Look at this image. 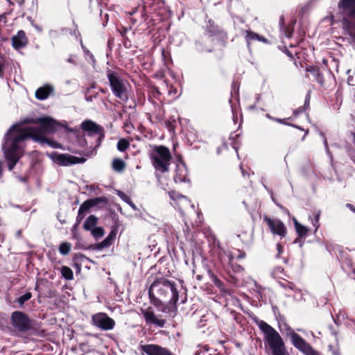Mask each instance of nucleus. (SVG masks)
Wrapping results in <instances>:
<instances>
[{
  "instance_id": "obj_34",
  "label": "nucleus",
  "mask_w": 355,
  "mask_h": 355,
  "mask_svg": "<svg viewBox=\"0 0 355 355\" xmlns=\"http://www.w3.org/2000/svg\"><path fill=\"white\" fill-rule=\"evenodd\" d=\"M149 297L150 300V303L156 306L157 309H160V307L163 305L164 300L162 298L158 297L155 293L149 294Z\"/></svg>"
},
{
  "instance_id": "obj_19",
  "label": "nucleus",
  "mask_w": 355,
  "mask_h": 355,
  "mask_svg": "<svg viewBox=\"0 0 355 355\" xmlns=\"http://www.w3.org/2000/svg\"><path fill=\"white\" fill-rule=\"evenodd\" d=\"M242 33L245 34V40L246 42L247 46L248 47V49L250 48V46L254 41H259V42H261L265 44L268 43V39H266L263 36H261V35L253 32L250 29L245 30V31L243 30Z\"/></svg>"
},
{
  "instance_id": "obj_23",
  "label": "nucleus",
  "mask_w": 355,
  "mask_h": 355,
  "mask_svg": "<svg viewBox=\"0 0 355 355\" xmlns=\"http://www.w3.org/2000/svg\"><path fill=\"white\" fill-rule=\"evenodd\" d=\"M187 174L188 172L185 163H182V164H177L175 171L174 181L176 183L186 182Z\"/></svg>"
},
{
  "instance_id": "obj_47",
  "label": "nucleus",
  "mask_w": 355,
  "mask_h": 355,
  "mask_svg": "<svg viewBox=\"0 0 355 355\" xmlns=\"http://www.w3.org/2000/svg\"><path fill=\"white\" fill-rule=\"evenodd\" d=\"M293 26H292L291 27L290 26H288L286 28V30H285V35L290 38L292 37V35H293Z\"/></svg>"
},
{
  "instance_id": "obj_11",
  "label": "nucleus",
  "mask_w": 355,
  "mask_h": 355,
  "mask_svg": "<svg viewBox=\"0 0 355 355\" xmlns=\"http://www.w3.org/2000/svg\"><path fill=\"white\" fill-rule=\"evenodd\" d=\"M108 204V199L105 196L96 197L85 200L80 207L78 215L83 216L90 209H101L105 208Z\"/></svg>"
},
{
  "instance_id": "obj_64",
  "label": "nucleus",
  "mask_w": 355,
  "mask_h": 355,
  "mask_svg": "<svg viewBox=\"0 0 355 355\" xmlns=\"http://www.w3.org/2000/svg\"><path fill=\"white\" fill-rule=\"evenodd\" d=\"M76 266L78 268V270H80V266L76 263Z\"/></svg>"
},
{
  "instance_id": "obj_3",
  "label": "nucleus",
  "mask_w": 355,
  "mask_h": 355,
  "mask_svg": "<svg viewBox=\"0 0 355 355\" xmlns=\"http://www.w3.org/2000/svg\"><path fill=\"white\" fill-rule=\"evenodd\" d=\"M254 321L263 334L264 349L267 355H291L284 339L275 329L258 318Z\"/></svg>"
},
{
  "instance_id": "obj_20",
  "label": "nucleus",
  "mask_w": 355,
  "mask_h": 355,
  "mask_svg": "<svg viewBox=\"0 0 355 355\" xmlns=\"http://www.w3.org/2000/svg\"><path fill=\"white\" fill-rule=\"evenodd\" d=\"M116 238L115 230H112L108 236L101 243H98L90 245L89 248L92 250H101L104 248L110 247L113 243Z\"/></svg>"
},
{
  "instance_id": "obj_6",
  "label": "nucleus",
  "mask_w": 355,
  "mask_h": 355,
  "mask_svg": "<svg viewBox=\"0 0 355 355\" xmlns=\"http://www.w3.org/2000/svg\"><path fill=\"white\" fill-rule=\"evenodd\" d=\"M107 78L109 81L110 89L115 97L123 103H127L130 96L129 83L122 78L116 71L107 69L106 71Z\"/></svg>"
},
{
  "instance_id": "obj_45",
  "label": "nucleus",
  "mask_w": 355,
  "mask_h": 355,
  "mask_svg": "<svg viewBox=\"0 0 355 355\" xmlns=\"http://www.w3.org/2000/svg\"><path fill=\"white\" fill-rule=\"evenodd\" d=\"M291 118H288V119H290ZM272 120L279 123H282V124H284V125H290V126H293V127H295L297 129H300V130H303L302 128H300L299 126L296 125H293V124H291V123H287L286 122V120L287 119H277V118H272Z\"/></svg>"
},
{
  "instance_id": "obj_17",
  "label": "nucleus",
  "mask_w": 355,
  "mask_h": 355,
  "mask_svg": "<svg viewBox=\"0 0 355 355\" xmlns=\"http://www.w3.org/2000/svg\"><path fill=\"white\" fill-rule=\"evenodd\" d=\"M165 110L164 103L154 105V110L148 119L153 123H161L164 121Z\"/></svg>"
},
{
  "instance_id": "obj_60",
  "label": "nucleus",
  "mask_w": 355,
  "mask_h": 355,
  "mask_svg": "<svg viewBox=\"0 0 355 355\" xmlns=\"http://www.w3.org/2000/svg\"><path fill=\"white\" fill-rule=\"evenodd\" d=\"M68 62L75 63V61L72 59V58H71V57H70L69 58H68Z\"/></svg>"
},
{
  "instance_id": "obj_38",
  "label": "nucleus",
  "mask_w": 355,
  "mask_h": 355,
  "mask_svg": "<svg viewBox=\"0 0 355 355\" xmlns=\"http://www.w3.org/2000/svg\"><path fill=\"white\" fill-rule=\"evenodd\" d=\"M320 211H317L313 213V216L311 218V223L313 226L315 227V232L318 230L320 227Z\"/></svg>"
},
{
  "instance_id": "obj_5",
  "label": "nucleus",
  "mask_w": 355,
  "mask_h": 355,
  "mask_svg": "<svg viewBox=\"0 0 355 355\" xmlns=\"http://www.w3.org/2000/svg\"><path fill=\"white\" fill-rule=\"evenodd\" d=\"M338 8L342 15L343 29L355 40V0H339Z\"/></svg>"
},
{
  "instance_id": "obj_63",
  "label": "nucleus",
  "mask_w": 355,
  "mask_h": 355,
  "mask_svg": "<svg viewBox=\"0 0 355 355\" xmlns=\"http://www.w3.org/2000/svg\"><path fill=\"white\" fill-rule=\"evenodd\" d=\"M70 248H71V245H70V244L68 243V248H67L68 252H69V250H70Z\"/></svg>"
},
{
  "instance_id": "obj_37",
  "label": "nucleus",
  "mask_w": 355,
  "mask_h": 355,
  "mask_svg": "<svg viewBox=\"0 0 355 355\" xmlns=\"http://www.w3.org/2000/svg\"><path fill=\"white\" fill-rule=\"evenodd\" d=\"M213 284L220 289H223L224 283L211 271L209 272Z\"/></svg>"
},
{
  "instance_id": "obj_33",
  "label": "nucleus",
  "mask_w": 355,
  "mask_h": 355,
  "mask_svg": "<svg viewBox=\"0 0 355 355\" xmlns=\"http://www.w3.org/2000/svg\"><path fill=\"white\" fill-rule=\"evenodd\" d=\"M89 232L96 241H98L105 234L104 229L102 227H96Z\"/></svg>"
},
{
  "instance_id": "obj_61",
  "label": "nucleus",
  "mask_w": 355,
  "mask_h": 355,
  "mask_svg": "<svg viewBox=\"0 0 355 355\" xmlns=\"http://www.w3.org/2000/svg\"><path fill=\"white\" fill-rule=\"evenodd\" d=\"M60 216H58V220L60 221V223H63L64 222V220H62V218H59Z\"/></svg>"
},
{
  "instance_id": "obj_15",
  "label": "nucleus",
  "mask_w": 355,
  "mask_h": 355,
  "mask_svg": "<svg viewBox=\"0 0 355 355\" xmlns=\"http://www.w3.org/2000/svg\"><path fill=\"white\" fill-rule=\"evenodd\" d=\"M205 32L209 37H218L223 42H226L228 39L227 32L216 24L212 19L208 20L206 24Z\"/></svg>"
},
{
  "instance_id": "obj_30",
  "label": "nucleus",
  "mask_w": 355,
  "mask_h": 355,
  "mask_svg": "<svg viewBox=\"0 0 355 355\" xmlns=\"http://www.w3.org/2000/svg\"><path fill=\"white\" fill-rule=\"evenodd\" d=\"M51 159L62 166H67V155L66 154H59L56 152L51 153L49 155Z\"/></svg>"
},
{
  "instance_id": "obj_41",
  "label": "nucleus",
  "mask_w": 355,
  "mask_h": 355,
  "mask_svg": "<svg viewBox=\"0 0 355 355\" xmlns=\"http://www.w3.org/2000/svg\"><path fill=\"white\" fill-rule=\"evenodd\" d=\"M98 92L90 91V88H87L85 92V98L87 102H92L94 98L98 96Z\"/></svg>"
},
{
  "instance_id": "obj_7",
  "label": "nucleus",
  "mask_w": 355,
  "mask_h": 355,
  "mask_svg": "<svg viewBox=\"0 0 355 355\" xmlns=\"http://www.w3.org/2000/svg\"><path fill=\"white\" fill-rule=\"evenodd\" d=\"M150 159L156 173L164 174L169 171L172 155L166 146H155L150 154Z\"/></svg>"
},
{
  "instance_id": "obj_39",
  "label": "nucleus",
  "mask_w": 355,
  "mask_h": 355,
  "mask_svg": "<svg viewBox=\"0 0 355 355\" xmlns=\"http://www.w3.org/2000/svg\"><path fill=\"white\" fill-rule=\"evenodd\" d=\"M6 58L0 52V78H3L5 75V68L6 66Z\"/></svg>"
},
{
  "instance_id": "obj_36",
  "label": "nucleus",
  "mask_w": 355,
  "mask_h": 355,
  "mask_svg": "<svg viewBox=\"0 0 355 355\" xmlns=\"http://www.w3.org/2000/svg\"><path fill=\"white\" fill-rule=\"evenodd\" d=\"M309 101H310V97L309 96H306V98H305V102H304V105L303 106H300V107H298L297 109H295L294 111H293V115L296 117L297 116L300 114L306 111V108L309 107Z\"/></svg>"
},
{
  "instance_id": "obj_56",
  "label": "nucleus",
  "mask_w": 355,
  "mask_h": 355,
  "mask_svg": "<svg viewBox=\"0 0 355 355\" xmlns=\"http://www.w3.org/2000/svg\"><path fill=\"white\" fill-rule=\"evenodd\" d=\"M277 248L279 253V254L282 253V252L283 251V246L280 243H278L277 245Z\"/></svg>"
},
{
  "instance_id": "obj_18",
  "label": "nucleus",
  "mask_w": 355,
  "mask_h": 355,
  "mask_svg": "<svg viewBox=\"0 0 355 355\" xmlns=\"http://www.w3.org/2000/svg\"><path fill=\"white\" fill-rule=\"evenodd\" d=\"M11 40L12 47L16 50L25 47L28 43V39L22 30L19 31L17 35L12 37Z\"/></svg>"
},
{
  "instance_id": "obj_12",
  "label": "nucleus",
  "mask_w": 355,
  "mask_h": 355,
  "mask_svg": "<svg viewBox=\"0 0 355 355\" xmlns=\"http://www.w3.org/2000/svg\"><path fill=\"white\" fill-rule=\"evenodd\" d=\"M142 355H175L168 348L157 344H139L138 347Z\"/></svg>"
},
{
  "instance_id": "obj_24",
  "label": "nucleus",
  "mask_w": 355,
  "mask_h": 355,
  "mask_svg": "<svg viewBox=\"0 0 355 355\" xmlns=\"http://www.w3.org/2000/svg\"><path fill=\"white\" fill-rule=\"evenodd\" d=\"M53 91V88L50 85H45L38 88L35 92V97L39 100H44L47 98Z\"/></svg>"
},
{
  "instance_id": "obj_27",
  "label": "nucleus",
  "mask_w": 355,
  "mask_h": 355,
  "mask_svg": "<svg viewBox=\"0 0 355 355\" xmlns=\"http://www.w3.org/2000/svg\"><path fill=\"white\" fill-rule=\"evenodd\" d=\"M294 225L298 237L305 238L309 232L307 227L300 224L297 220H294Z\"/></svg>"
},
{
  "instance_id": "obj_8",
  "label": "nucleus",
  "mask_w": 355,
  "mask_h": 355,
  "mask_svg": "<svg viewBox=\"0 0 355 355\" xmlns=\"http://www.w3.org/2000/svg\"><path fill=\"white\" fill-rule=\"evenodd\" d=\"M157 9V3L155 1L148 0L143 2V6L137 7L133 10L131 15H136L137 12L140 14V22L146 23L149 27L155 24V16Z\"/></svg>"
},
{
  "instance_id": "obj_53",
  "label": "nucleus",
  "mask_w": 355,
  "mask_h": 355,
  "mask_svg": "<svg viewBox=\"0 0 355 355\" xmlns=\"http://www.w3.org/2000/svg\"><path fill=\"white\" fill-rule=\"evenodd\" d=\"M176 157H177V160L178 162L177 164H182V163H184L182 155H178Z\"/></svg>"
},
{
  "instance_id": "obj_57",
  "label": "nucleus",
  "mask_w": 355,
  "mask_h": 355,
  "mask_svg": "<svg viewBox=\"0 0 355 355\" xmlns=\"http://www.w3.org/2000/svg\"><path fill=\"white\" fill-rule=\"evenodd\" d=\"M120 31V33L121 35L123 37L125 35V34L126 33V32L128 31V29L126 28H123L121 31Z\"/></svg>"
},
{
  "instance_id": "obj_14",
  "label": "nucleus",
  "mask_w": 355,
  "mask_h": 355,
  "mask_svg": "<svg viewBox=\"0 0 355 355\" xmlns=\"http://www.w3.org/2000/svg\"><path fill=\"white\" fill-rule=\"evenodd\" d=\"M263 220L266 223L270 232L274 234L284 237L287 230L284 224L279 219H272L267 215L263 216Z\"/></svg>"
},
{
  "instance_id": "obj_49",
  "label": "nucleus",
  "mask_w": 355,
  "mask_h": 355,
  "mask_svg": "<svg viewBox=\"0 0 355 355\" xmlns=\"http://www.w3.org/2000/svg\"><path fill=\"white\" fill-rule=\"evenodd\" d=\"M230 265L232 266L233 270L236 272H240L244 270V268L239 265L236 264L235 266H234L232 263Z\"/></svg>"
},
{
  "instance_id": "obj_44",
  "label": "nucleus",
  "mask_w": 355,
  "mask_h": 355,
  "mask_svg": "<svg viewBox=\"0 0 355 355\" xmlns=\"http://www.w3.org/2000/svg\"><path fill=\"white\" fill-rule=\"evenodd\" d=\"M31 293L27 292L24 295L20 296L17 299V302L20 304V306H22L26 301L29 300L31 298Z\"/></svg>"
},
{
  "instance_id": "obj_10",
  "label": "nucleus",
  "mask_w": 355,
  "mask_h": 355,
  "mask_svg": "<svg viewBox=\"0 0 355 355\" xmlns=\"http://www.w3.org/2000/svg\"><path fill=\"white\" fill-rule=\"evenodd\" d=\"M289 336L293 345L304 355H321L315 350L300 335L290 329Z\"/></svg>"
},
{
  "instance_id": "obj_46",
  "label": "nucleus",
  "mask_w": 355,
  "mask_h": 355,
  "mask_svg": "<svg viewBox=\"0 0 355 355\" xmlns=\"http://www.w3.org/2000/svg\"><path fill=\"white\" fill-rule=\"evenodd\" d=\"M169 196H170L171 198L174 200L184 198V196L182 195L179 194L173 191L169 192Z\"/></svg>"
},
{
  "instance_id": "obj_25",
  "label": "nucleus",
  "mask_w": 355,
  "mask_h": 355,
  "mask_svg": "<svg viewBox=\"0 0 355 355\" xmlns=\"http://www.w3.org/2000/svg\"><path fill=\"white\" fill-rule=\"evenodd\" d=\"M31 139L36 142H39L41 144H47L48 146L52 148H60V144L51 139L47 138L46 135L41 137L37 136V137H33Z\"/></svg>"
},
{
  "instance_id": "obj_21",
  "label": "nucleus",
  "mask_w": 355,
  "mask_h": 355,
  "mask_svg": "<svg viewBox=\"0 0 355 355\" xmlns=\"http://www.w3.org/2000/svg\"><path fill=\"white\" fill-rule=\"evenodd\" d=\"M116 238L115 230H112L108 236L101 243H98L90 245L89 248L92 250H101L104 248L110 247L113 243Z\"/></svg>"
},
{
  "instance_id": "obj_2",
  "label": "nucleus",
  "mask_w": 355,
  "mask_h": 355,
  "mask_svg": "<svg viewBox=\"0 0 355 355\" xmlns=\"http://www.w3.org/2000/svg\"><path fill=\"white\" fill-rule=\"evenodd\" d=\"M85 132L87 135H99L104 137L103 127L91 120H85L81 123L80 128H71L68 126V150L80 155L85 154L87 146V141L85 138Z\"/></svg>"
},
{
  "instance_id": "obj_16",
  "label": "nucleus",
  "mask_w": 355,
  "mask_h": 355,
  "mask_svg": "<svg viewBox=\"0 0 355 355\" xmlns=\"http://www.w3.org/2000/svg\"><path fill=\"white\" fill-rule=\"evenodd\" d=\"M142 314L147 324H154L159 327H164L165 326L166 320L158 318L155 315L152 307H148L145 311H143Z\"/></svg>"
},
{
  "instance_id": "obj_28",
  "label": "nucleus",
  "mask_w": 355,
  "mask_h": 355,
  "mask_svg": "<svg viewBox=\"0 0 355 355\" xmlns=\"http://www.w3.org/2000/svg\"><path fill=\"white\" fill-rule=\"evenodd\" d=\"M98 218L94 215H90L87 217L83 224V228L87 231H90L93 228L97 227Z\"/></svg>"
},
{
  "instance_id": "obj_50",
  "label": "nucleus",
  "mask_w": 355,
  "mask_h": 355,
  "mask_svg": "<svg viewBox=\"0 0 355 355\" xmlns=\"http://www.w3.org/2000/svg\"><path fill=\"white\" fill-rule=\"evenodd\" d=\"M60 271H61V274H62V276L67 279V266H63L61 269H60Z\"/></svg>"
},
{
  "instance_id": "obj_54",
  "label": "nucleus",
  "mask_w": 355,
  "mask_h": 355,
  "mask_svg": "<svg viewBox=\"0 0 355 355\" xmlns=\"http://www.w3.org/2000/svg\"><path fill=\"white\" fill-rule=\"evenodd\" d=\"M73 35H75L77 40H80V42H82L81 38H80V34L79 32L76 33V31H73Z\"/></svg>"
},
{
  "instance_id": "obj_31",
  "label": "nucleus",
  "mask_w": 355,
  "mask_h": 355,
  "mask_svg": "<svg viewBox=\"0 0 355 355\" xmlns=\"http://www.w3.org/2000/svg\"><path fill=\"white\" fill-rule=\"evenodd\" d=\"M112 167L114 171L121 173L125 168V163L119 158H114L112 163Z\"/></svg>"
},
{
  "instance_id": "obj_51",
  "label": "nucleus",
  "mask_w": 355,
  "mask_h": 355,
  "mask_svg": "<svg viewBox=\"0 0 355 355\" xmlns=\"http://www.w3.org/2000/svg\"><path fill=\"white\" fill-rule=\"evenodd\" d=\"M284 53L289 57L291 58V60H294L295 58H294V55L293 54L286 48H285V50H284Z\"/></svg>"
},
{
  "instance_id": "obj_59",
  "label": "nucleus",
  "mask_w": 355,
  "mask_h": 355,
  "mask_svg": "<svg viewBox=\"0 0 355 355\" xmlns=\"http://www.w3.org/2000/svg\"><path fill=\"white\" fill-rule=\"evenodd\" d=\"M98 90H99V92H101V93H103V94H105V93H107V89H103V88H102V87H100Z\"/></svg>"
},
{
  "instance_id": "obj_40",
  "label": "nucleus",
  "mask_w": 355,
  "mask_h": 355,
  "mask_svg": "<svg viewBox=\"0 0 355 355\" xmlns=\"http://www.w3.org/2000/svg\"><path fill=\"white\" fill-rule=\"evenodd\" d=\"M130 146V143L125 139H121L117 143V149L121 152L125 151Z\"/></svg>"
},
{
  "instance_id": "obj_32",
  "label": "nucleus",
  "mask_w": 355,
  "mask_h": 355,
  "mask_svg": "<svg viewBox=\"0 0 355 355\" xmlns=\"http://www.w3.org/2000/svg\"><path fill=\"white\" fill-rule=\"evenodd\" d=\"M159 310H161L164 313H167L170 315L174 317L177 312V307L175 305L168 306V304H163V305L160 307Z\"/></svg>"
},
{
  "instance_id": "obj_35",
  "label": "nucleus",
  "mask_w": 355,
  "mask_h": 355,
  "mask_svg": "<svg viewBox=\"0 0 355 355\" xmlns=\"http://www.w3.org/2000/svg\"><path fill=\"white\" fill-rule=\"evenodd\" d=\"M86 161V159L83 157H76L74 155H68V165L82 164Z\"/></svg>"
},
{
  "instance_id": "obj_52",
  "label": "nucleus",
  "mask_w": 355,
  "mask_h": 355,
  "mask_svg": "<svg viewBox=\"0 0 355 355\" xmlns=\"http://www.w3.org/2000/svg\"><path fill=\"white\" fill-rule=\"evenodd\" d=\"M73 278V271L68 268V280L72 279Z\"/></svg>"
},
{
  "instance_id": "obj_29",
  "label": "nucleus",
  "mask_w": 355,
  "mask_h": 355,
  "mask_svg": "<svg viewBox=\"0 0 355 355\" xmlns=\"http://www.w3.org/2000/svg\"><path fill=\"white\" fill-rule=\"evenodd\" d=\"M237 254L234 255L232 252H224V255H225L227 257V263L231 264L233 262V260L234 258H236L237 260H241L242 259H244L246 256L245 252L243 251H241L240 250H236Z\"/></svg>"
},
{
  "instance_id": "obj_1",
  "label": "nucleus",
  "mask_w": 355,
  "mask_h": 355,
  "mask_svg": "<svg viewBox=\"0 0 355 355\" xmlns=\"http://www.w3.org/2000/svg\"><path fill=\"white\" fill-rule=\"evenodd\" d=\"M62 125L49 116L25 119L12 125L4 137V149L8 168L12 171L23 156L21 144L31 138L45 136L55 132Z\"/></svg>"
},
{
  "instance_id": "obj_58",
  "label": "nucleus",
  "mask_w": 355,
  "mask_h": 355,
  "mask_svg": "<svg viewBox=\"0 0 355 355\" xmlns=\"http://www.w3.org/2000/svg\"><path fill=\"white\" fill-rule=\"evenodd\" d=\"M96 85H96V83L95 82H93V83L91 84L90 87H89L88 88H90V91H92V89H94V88H96Z\"/></svg>"
},
{
  "instance_id": "obj_42",
  "label": "nucleus",
  "mask_w": 355,
  "mask_h": 355,
  "mask_svg": "<svg viewBox=\"0 0 355 355\" xmlns=\"http://www.w3.org/2000/svg\"><path fill=\"white\" fill-rule=\"evenodd\" d=\"M166 128L168 130L169 132H175V129L176 127V121L175 119H169L164 121Z\"/></svg>"
},
{
  "instance_id": "obj_9",
  "label": "nucleus",
  "mask_w": 355,
  "mask_h": 355,
  "mask_svg": "<svg viewBox=\"0 0 355 355\" xmlns=\"http://www.w3.org/2000/svg\"><path fill=\"white\" fill-rule=\"evenodd\" d=\"M10 322L15 329L22 333L27 332L33 327V321L26 313L20 311L12 313Z\"/></svg>"
},
{
  "instance_id": "obj_26",
  "label": "nucleus",
  "mask_w": 355,
  "mask_h": 355,
  "mask_svg": "<svg viewBox=\"0 0 355 355\" xmlns=\"http://www.w3.org/2000/svg\"><path fill=\"white\" fill-rule=\"evenodd\" d=\"M307 71L313 74V76L315 78L316 81L320 85L321 87L324 86V78L323 74L320 71L319 68L316 67H311L309 69H307Z\"/></svg>"
},
{
  "instance_id": "obj_55",
  "label": "nucleus",
  "mask_w": 355,
  "mask_h": 355,
  "mask_svg": "<svg viewBox=\"0 0 355 355\" xmlns=\"http://www.w3.org/2000/svg\"><path fill=\"white\" fill-rule=\"evenodd\" d=\"M347 207H348L350 210H352L354 213H355V207L349 203L347 204Z\"/></svg>"
},
{
  "instance_id": "obj_22",
  "label": "nucleus",
  "mask_w": 355,
  "mask_h": 355,
  "mask_svg": "<svg viewBox=\"0 0 355 355\" xmlns=\"http://www.w3.org/2000/svg\"><path fill=\"white\" fill-rule=\"evenodd\" d=\"M148 101L154 105L156 104H162L163 103V96L162 94L159 90L158 87L155 86H152L148 91Z\"/></svg>"
},
{
  "instance_id": "obj_62",
  "label": "nucleus",
  "mask_w": 355,
  "mask_h": 355,
  "mask_svg": "<svg viewBox=\"0 0 355 355\" xmlns=\"http://www.w3.org/2000/svg\"><path fill=\"white\" fill-rule=\"evenodd\" d=\"M60 216H58V220L60 221V223H63L64 222V220H62V218H59Z\"/></svg>"
},
{
  "instance_id": "obj_43",
  "label": "nucleus",
  "mask_w": 355,
  "mask_h": 355,
  "mask_svg": "<svg viewBox=\"0 0 355 355\" xmlns=\"http://www.w3.org/2000/svg\"><path fill=\"white\" fill-rule=\"evenodd\" d=\"M279 284L281 287H282L283 288L286 289V290H291V291H295L296 289V286L294 283L291 282H279Z\"/></svg>"
},
{
  "instance_id": "obj_13",
  "label": "nucleus",
  "mask_w": 355,
  "mask_h": 355,
  "mask_svg": "<svg viewBox=\"0 0 355 355\" xmlns=\"http://www.w3.org/2000/svg\"><path fill=\"white\" fill-rule=\"evenodd\" d=\"M92 322L94 326L104 331L114 329L116 324L114 319L109 317L107 314L102 312L93 315Z\"/></svg>"
},
{
  "instance_id": "obj_4",
  "label": "nucleus",
  "mask_w": 355,
  "mask_h": 355,
  "mask_svg": "<svg viewBox=\"0 0 355 355\" xmlns=\"http://www.w3.org/2000/svg\"><path fill=\"white\" fill-rule=\"evenodd\" d=\"M149 294L155 293L163 300H168L169 304L175 305L179 300V293L176 284L166 278H157L150 286Z\"/></svg>"
},
{
  "instance_id": "obj_48",
  "label": "nucleus",
  "mask_w": 355,
  "mask_h": 355,
  "mask_svg": "<svg viewBox=\"0 0 355 355\" xmlns=\"http://www.w3.org/2000/svg\"><path fill=\"white\" fill-rule=\"evenodd\" d=\"M59 250L62 254L66 255L67 254V242L62 243L60 244Z\"/></svg>"
}]
</instances>
